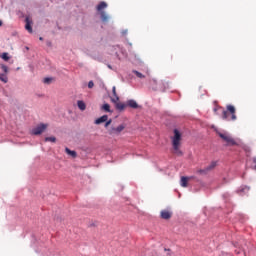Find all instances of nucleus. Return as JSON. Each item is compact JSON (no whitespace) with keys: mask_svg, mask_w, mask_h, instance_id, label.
Here are the masks:
<instances>
[{"mask_svg":"<svg viewBox=\"0 0 256 256\" xmlns=\"http://www.w3.org/2000/svg\"><path fill=\"white\" fill-rule=\"evenodd\" d=\"M111 101L112 103H119V96L117 95V88L115 86L112 88Z\"/></svg>","mask_w":256,"mask_h":256,"instance_id":"nucleus-7","label":"nucleus"},{"mask_svg":"<svg viewBox=\"0 0 256 256\" xmlns=\"http://www.w3.org/2000/svg\"><path fill=\"white\" fill-rule=\"evenodd\" d=\"M133 73L136 75V77H138V79H145V75H143L141 72L133 70Z\"/></svg>","mask_w":256,"mask_h":256,"instance_id":"nucleus-16","label":"nucleus"},{"mask_svg":"<svg viewBox=\"0 0 256 256\" xmlns=\"http://www.w3.org/2000/svg\"><path fill=\"white\" fill-rule=\"evenodd\" d=\"M217 167V162H211L209 166H207V169L211 171V169H215Z\"/></svg>","mask_w":256,"mask_h":256,"instance_id":"nucleus-24","label":"nucleus"},{"mask_svg":"<svg viewBox=\"0 0 256 256\" xmlns=\"http://www.w3.org/2000/svg\"><path fill=\"white\" fill-rule=\"evenodd\" d=\"M0 81H3V83H7L9 79L7 78V75L0 74Z\"/></svg>","mask_w":256,"mask_h":256,"instance_id":"nucleus-20","label":"nucleus"},{"mask_svg":"<svg viewBox=\"0 0 256 256\" xmlns=\"http://www.w3.org/2000/svg\"><path fill=\"white\" fill-rule=\"evenodd\" d=\"M197 173H199V175H207V173H209V170L206 167L205 169L198 170Z\"/></svg>","mask_w":256,"mask_h":256,"instance_id":"nucleus-19","label":"nucleus"},{"mask_svg":"<svg viewBox=\"0 0 256 256\" xmlns=\"http://www.w3.org/2000/svg\"><path fill=\"white\" fill-rule=\"evenodd\" d=\"M45 129H47V125L40 124L37 127H35L34 129H32V135H41V133H43V131H45Z\"/></svg>","mask_w":256,"mask_h":256,"instance_id":"nucleus-5","label":"nucleus"},{"mask_svg":"<svg viewBox=\"0 0 256 256\" xmlns=\"http://www.w3.org/2000/svg\"><path fill=\"white\" fill-rule=\"evenodd\" d=\"M25 29L26 31H28V33H33V27H31L33 21H31V19H29V17L25 18Z\"/></svg>","mask_w":256,"mask_h":256,"instance_id":"nucleus-6","label":"nucleus"},{"mask_svg":"<svg viewBox=\"0 0 256 256\" xmlns=\"http://www.w3.org/2000/svg\"><path fill=\"white\" fill-rule=\"evenodd\" d=\"M109 125H111V120L106 121L105 127H109Z\"/></svg>","mask_w":256,"mask_h":256,"instance_id":"nucleus-31","label":"nucleus"},{"mask_svg":"<svg viewBox=\"0 0 256 256\" xmlns=\"http://www.w3.org/2000/svg\"><path fill=\"white\" fill-rule=\"evenodd\" d=\"M123 35H127V31H124V32H123Z\"/></svg>","mask_w":256,"mask_h":256,"instance_id":"nucleus-33","label":"nucleus"},{"mask_svg":"<svg viewBox=\"0 0 256 256\" xmlns=\"http://www.w3.org/2000/svg\"><path fill=\"white\" fill-rule=\"evenodd\" d=\"M126 107H130L131 109H139V104L135 100H128L126 102Z\"/></svg>","mask_w":256,"mask_h":256,"instance_id":"nucleus-8","label":"nucleus"},{"mask_svg":"<svg viewBox=\"0 0 256 256\" xmlns=\"http://www.w3.org/2000/svg\"><path fill=\"white\" fill-rule=\"evenodd\" d=\"M237 110L235 106L228 104L226 110L222 111V119L224 121H237Z\"/></svg>","mask_w":256,"mask_h":256,"instance_id":"nucleus-2","label":"nucleus"},{"mask_svg":"<svg viewBox=\"0 0 256 256\" xmlns=\"http://www.w3.org/2000/svg\"><path fill=\"white\" fill-rule=\"evenodd\" d=\"M248 163H250L251 169H254L256 171V157H253L252 159H249Z\"/></svg>","mask_w":256,"mask_h":256,"instance_id":"nucleus-14","label":"nucleus"},{"mask_svg":"<svg viewBox=\"0 0 256 256\" xmlns=\"http://www.w3.org/2000/svg\"><path fill=\"white\" fill-rule=\"evenodd\" d=\"M65 151L68 155H71V157H77V152L70 150L69 148H66Z\"/></svg>","mask_w":256,"mask_h":256,"instance_id":"nucleus-17","label":"nucleus"},{"mask_svg":"<svg viewBox=\"0 0 256 256\" xmlns=\"http://www.w3.org/2000/svg\"><path fill=\"white\" fill-rule=\"evenodd\" d=\"M1 58H2L4 61H9V53L4 52V53L1 55Z\"/></svg>","mask_w":256,"mask_h":256,"instance_id":"nucleus-22","label":"nucleus"},{"mask_svg":"<svg viewBox=\"0 0 256 256\" xmlns=\"http://www.w3.org/2000/svg\"><path fill=\"white\" fill-rule=\"evenodd\" d=\"M39 40H40V41H43V37H40Z\"/></svg>","mask_w":256,"mask_h":256,"instance_id":"nucleus-34","label":"nucleus"},{"mask_svg":"<svg viewBox=\"0 0 256 256\" xmlns=\"http://www.w3.org/2000/svg\"><path fill=\"white\" fill-rule=\"evenodd\" d=\"M102 109L106 111L107 113L111 112V106L109 104H104L102 106Z\"/></svg>","mask_w":256,"mask_h":256,"instance_id":"nucleus-21","label":"nucleus"},{"mask_svg":"<svg viewBox=\"0 0 256 256\" xmlns=\"http://www.w3.org/2000/svg\"><path fill=\"white\" fill-rule=\"evenodd\" d=\"M241 193H247L249 192V187L248 186H244L240 189Z\"/></svg>","mask_w":256,"mask_h":256,"instance_id":"nucleus-26","label":"nucleus"},{"mask_svg":"<svg viewBox=\"0 0 256 256\" xmlns=\"http://www.w3.org/2000/svg\"><path fill=\"white\" fill-rule=\"evenodd\" d=\"M93 87H95V83H93V81L91 80L88 82V88L93 89Z\"/></svg>","mask_w":256,"mask_h":256,"instance_id":"nucleus-29","label":"nucleus"},{"mask_svg":"<svg viewBox=\"0 0 256 256\" xmlns=\"http://www.w3.org/2000/svg\"><path fill=\"white\" fill-rule=\"evenodd\" d=\"M2 26H3V21L0 20V27H2Z\"/></svg>","mask_w":256,"mask_h":256,"instance_id":"nucleus-32","label":"nucleus"},{"mask_svg":"<svg viewBox=\"0 0 256 256\" xmlns=\"http://www.w3.org/2000/svg\"><path fill=\"white\" fill-rule=\"evenodd\" d=\"M217 133H218L219 137L221 139H223L227 145H230L231 147L237 145V142L235 141V139H233V137L229 136V134L221 133V132H217Z\"/></svg>","mask_w":256,"mask_h":256,"instance_id":"nucleus-3","label":"nucleus"},{"mask_svg":"<svg viewBox=\"0 0 256 256\" xmlns=\"http://www.w3.org/2000/svg\"><path fill=\"white\" fill-rule=\"evenodd\" d=\"M125 107H127V105H125L124 103L116 102V109H119V111H123V109H125Z\"/></svg>","mask_w":256,"mask_h":256,"instance_id":"nucleus-18","label":"nucleus"},{"mask_svg":"<svg viewBox=\"0 0 256 256\" xmlns=\"http://www.w3.org/2000/svg\"><path fill=\"white\" fill-rule=\"evenodd\" d=\"M100 17H101V20L106 22L109 20V16H107V14L105 13V11H101L100 12Z\"/></svg>","mask_w":256,"mask_h":256,"instance_id":"nucleus-15","label":"nucleus"},{"mask_svg":"<svg viewBox=\"0 0 256 256\" xmlns=\"http://www.w3.org/2000/svg\"><path fill=\"white\" fill-rule=\"evenodd\" d=\"M45 141H50V143H55V141H57V138H55L54 136L46 137Z\"/></svg>","mask_w":256,"mask_h":256,"instance_id":"nucleus-23","label":"nucleus"},{"mask_svg":"<svg viewBox=\"0 0 256 256\" xmlns=\"http://www.w3.org/2000/svg\"><path fill=\"white\" fill-rule=\"evenodd\" d=\"M172 149L174 155H178V157L183 155V151H181V132H179L177 129H174V136L172 137Z\"/></svg>","mask_w":256,"mask_h":256,"instance_id":"nucleus-1","label":"nucleus"},{"mask_svg":"<svg viewBox=\"0 0 256 256\" xmlns=\"http://www.w3.org/2000/svg\"><path fill=\"white\" fill-rule=\"evenodd\" d=\"M161 85H163V82H159V86L156 87V91H165V89L161 87Z\"/></svg>","mask_w":256,"mask_h":256,"instance_id":"nucleus-27","label":"nucleus"},{"mask_svg":"<svg viewBox=\"0 0 256 256\" xmlns=\"http://www.w3.org/2000/svg\"><path fill=\"white\" fill-rule=\"evenodd\" d=\"M125 130V124H120L118 127H113L110 130V135H120Z\"/></svg>","mask_w":256,"mask_h":256,"instance_id":"nucleus-4","label":"nucleus"},{"mask_svg":"<svg viewBox=\"0 0 256 256\" xmlns=\"http://www.w3.org/2000/svg\"><path fill=\"white\" fill-rule=\"evenodd\" d=\"M188 183H189V177L182 176L180 180L181 187H188Z\"/></svg>","mask_w":256,"mask_h":256,"instance_id":"nucleus-11","label":"nucleus"},{"mask_svg":"<svg viewBox=\"0 0 256 256\" xmlns=\"http://www.w3.org/2000/svg\"><path fill=\"white\" fill-rule=\"evenodd\" d=\"M108 68H109V69H111V66H110V65H108Z\"/></svg>","mask_w":256,"mask_h":256,"instance_id":"nucleus-35","label":"nucleus"},{"mask_svg":"<svg viewBox=\"0 0 256 256\" xmlns=\"http://www.w3.org/2000/svg\"><path fill=\"white\" fill-rule=\"evenodd\" d=\"M107 119H109V116L103 115L102 117L95 120V125H101V123L107 122Z\"/></svg>","mask_w":256,"mask_h":256,"instance_id":"nucleus-10","label":"nucleus"},{"mask_svg":"<svg viewBox=\"0 0 256 256\" xmlns=\"http://www.w3.org/2000/svg\"><path fill=\"white\" fill-rule=\"evenodd\" d=\"M218 109H221V106L216 105V106L214 107V113H217V110H218Z\"/></svg>","mask_w":256,"mask_h":256,"instance_id":"nucleus-30","label":"nucleus"},{"mask_svg":"<svg viewBox=\"0 0 256 256\" xmlns=\"http://www.w3.org/2000/svg\"><path fill=\"white\" fill-rule=\"evenodd\" d=\"M1 69L2 71H4L5 73H7L9 71V68L7 66H5V64L1 65Z\"/></svg>","mask_w":256,"mask_h":256,"instance_id":"nucleus-28","label":"nucleus"},{"mask_svg":"<svg viewBox=\"0 0 256 256\" xmlns=\"http://www.w3.org/2000/svg\"><path fill=\"white\" fill-rule=\"evenodd\" d=\"M77 105H78V108L80 109V111H85V109H87V105L82 100H78Z\"/></svg>","mask_w":256,"mask_h":256,"instance_id":"nucleus-12","label":"nucleus"},{"mask_svg":"<svg viewBox=\"0 0 256 256\" xmlns=\"http://www.w3.org/2000/svg\"><path fill=\"white\" fill-rule=\"evenodd\" d=\"M103 9H107V4H106V2L102 1L97 5V11H99L101 13V11H103Z\"/></svg>","mask_w":256,"mask_h":256,"instance_id":"nucleus-13","label":"nucleus"},{"mask_svg":"<svg viewBox=\"0 0 256 256\" xmlns=\"http://www.w3.org/2000/svg\"><path fill=\"white\" fill-rule=\"evenodd\" d=\"M51 81H53V78L47 77V78H44L43 83H45L46 85H50Z\"/></svg>","mask_w":256,"mask_h":256,"instance_id":"nucleus-25","label":"nucleus"},{"mask_svg":"<svg viewBox=\"0 0 256 256\" xmlns=\"http://www.w3.org/2000/svg\"><path fill=\"white\" fill-rule=\"evenodd\" d=\"M171 215H172V213L169 210H162L160 213L161 219H166V220L171 219Z\"/></svg>","mask_w":256,"mask_h":256,"instance_id":"nucleus-9","label":"nucleus"}]
</instances>
